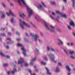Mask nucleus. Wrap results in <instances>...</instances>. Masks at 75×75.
Listing matches in <instances>:
<instances>
[{
    "mask_svg": "<svg viewBox=\"0 0 75 75\" xmlns=\"http://www.w3.org/2000/svg\"><path fill=\"white\" fill-rule=\"evenodd\" d=\"M41 65H45L47 64L46 63L44 62H41Z\"/></svg>",
    "mask_w": 75,
    "mask_h": 75,
    "instance_id": "obj_23",
    "label": "nucleus"
},
{
    "mask_svg": "<svg viewBox=\"0 0 75 75\" xmlns=\"http://www.w3.org/2000/svg\"><path fill=\"white\" fill-rule=\"evenodd\" d=\"M6 58H10V56L7 55L6 56Z\"/></svg>",
    "mask_w": 75,
    "mask_h": 75,
    "instance_id": "obj_45",
    "label": "nucleus"
},
{
    "mask_svg": "<svg viewBox=\"0 0 75 75\" xmlns=\"http://www.w3.org/2000/svg\"><path fill=\"white\" fill-rule=\"evenodd\" d=\"M16 34H19V33H18V32L17 31L16 32Z\"/></svg>",
    "mask_w": 75,
    "mask_h": 75,
    "instance_id": "obj_53",
    "label": "nucleus"
},
{
    "mask_svg": "<svg viewBox=\"0 0 75 75\" xmlns=\"http://www.w3.org/2000/svg\"><path fill=\"white\" fill-rule=\"evenodd\" d=\"M60 72V70H59V68H58V67H57L55 72Z\"/></svg>",
    "mask_w": 75,
    "mask_h": 75,
    "instance_id": "obj_19",
    "label": "nucleus"
},
{
    "mask_svg": "<svg viewBox=\"0 0 75 75\" xmlns=\"http://www.w3.org/2000/svg\"><path fill=\"white\" fill-rule=\"evenodd\" d=\"M44 59L46 61H48V59L47 58V57H45L44 58Z\"/></svg>",
    "mask_w": 75,
    "mask_h": 75,
    "instance_id": "obj_38",
    "label": "nucleus"
},
{
    "mask_svg": "<svg viewBox=\"0 0 75 75\" xmlns=\"http://www.w3.org/2000/svg\"><path fill=\"white\" fill-rule=\"evenodd\" d=\"M7 43L8 44H10L11 43V42H7Z\"/></svg>",
    "mask_w": 75,
    "mask_h": 75,
    "instance_id": "obj_48",
    "label": "nucleus"
},
{
    "mask_svg": "<svg viewBox=\"0 0 75 75\" xmlns=\"http://www.w3.org/2000/svg\"><path fill=\"white\" fill-rule=\"evenodd\" d=\"M51 4L54 5L55 4V2H54V1H51L50 2Z\"/></svg>",
    "mask_w": 75,
    "mask_h": 75,
    "instance_id": "obj_25",
    "label": "nucleus"
},
{
    "mask_svg": "<svg viewBox=\"0 0 75 75\" xmlns=\"http://www.w3.org/2000/svg\"><path fill=\"white\" fill-rule=\"evenodd\" d=\"M66 68L67 69L68 71H71V69L69 68L68 66L67 65L66 66Z\"/></svg>",
    "mask_w": 75,
    "mask_h": 75,
    "instance_id": "obj_18",
    "label": "nucleus"
},
{
    "mask_svg": "<svg viewBox=\"0 0 75 75\" xmlns=\"http://www.w3.org/2000/svg\"><path fill=\"white\" fill-rule=\"evenodd\" d=\"M24 59L21 57L20 58V61L18 62V64H22L24 63Z\"/></svg>",
    "mask_w": 75,
    "mask_h": 75,
    "instance_id": "obj_9",
    "label": "nucleus"
},
{
    "mask_svg": "<svg viewBox=\"0 0 75 75\" xmlns=\"http://www.w3.org/2000/svg\"><path fill=\"white\" fill-rule=\"evenodd\" d=\"M71 72H70L68 73V75H71Z\"/></svg>",
    "mask_w": 75,
    "mask_h": 75,
    "instance_id": "obj_59",
    "label": "nucleus"
},
{
    "mask_svg": "<svg viewBox=\"0 0 75 75\" xmlns=\"http://www.w3.org/2000/svg\"><path fill=\"white\" fill-rule=\"evenodd\" d=\"M11 23H14V18H12L11 19Z\"/></svg>",
    "mask_w": 75,
    "mask_h": 75,
    "instance_id": "obj_29",
    "label": "nucleus"
},
{
    "mask_svg": "<svg viewBox=\"0 0 75 75\" xmlns=\"http://www.w3.org/2000/svg\"><path fill=\"white\" fill-rule=\"evenodd\" d=\"M69 54H70V55H73V54H74V51H71L69 52Z\"/></svg>",
    "mask_w": 75,
    "mask_h": 75,
    "instance_id": "obj_22",
    "label": "nucleus"
},
{
    "mask_svg": "<svg viewBox=\"0 0 75 75\" xmlns=\"http://www.w3.org/2000/svg\"><path fill=\"white\" fill-rule=\"evenodd\" d=\"M2 4L3 7H4V8H6V4H5L4 3H2Z\"/></svg>",
    "mask_w": 75,
    "mask_h": 75,
    "instance_id": "obj_32",
    "label": "nucleus"
},
{
    "mask_svg": "<svg viewBox=\"0 0 75 75\" xmlns=\"http://www.w3.org/2000/svg\"><path fill=\"white\" fill-rule=\"evenodd\" d=\"M70 45H71V46H72V45H74V44H73V43H71L70 44Z\"/></svg>",
    "mask_w": 75,
    "mask_h": 75,
    "instance_id": "obj_52",
    "label": "nucleus"
},
{
    "mask_svg": "<svg viewBox=\"0 0 75 75\" xmlns=\"http://www.w3.org/2000/svg\"><path fill=\"white\" fill-rule=\"evenodd\" d=\"M38 40L39 42H41V39H39Z\"/></svg>",
    "mask_w": 75,
    "mask_h": 75,
    "instance_id": "obj_49",
    "label": "nucleus"
},
{
    "mask_svg": "<svg viewBox=\"0 0 75 75\" xmlns=\"http://www.w3.org/2000/svg\"><path fill=\"white\" fill-rule=\"evenodd\" d=\"M57 31L58 32H60V31H61V30L60 29H58Z\"/></svg>",
    "mask_w": 75,
    "mask_h": 75,
    "instance_id": "obj_57",
    "label": "nucleus"
},
{
    "mask_svg": "<svg viewBox=\"0 0 75 75\" xmlns=\"http://www.w3.org/2000/svg\"><path fill=\"white\" fill-rule=\"evenodd\" d=\"M17 47H23L24 46L21 44L20 43H18L17 45Z\"/></svg>",
    "mask_w": 75,
    "mask_h": 75,
    "instance_id": "obj_17",
    "label": "nucleus"
},
{
    "mask_svg": "<svg viewBox=\"0 0 75 75\" xmlns=\"http://www.w3.org/2000/svg\"><path fill=\"white\" fill-rule=\"evenodd\" d=\"M64 51L66 53V54H67V55H68V52H67V51H66V50L64 49Z\"/></svg>",
    "mask_w": 75,
    "mask_h": 75,
    "instance_id": "obj_41",
    "label": "nucleus"
},
{
    "mask_svg": "<svg viewBox=\"0 0 75 75\" xmlns=\"http://www.w3.org/2000/svg\"><path fill=\"white\" fill-rule=\"evenodd\" d=\"M68 28L69 30H71V27H70V26H68Z\"/></svg>",
    "mask_w": 75,
    "mask_h": 75,
    "instance_id": "obj_37",
    "label": "nucleus"
},
{
    "mask_svg": "<svg viewBox=\"0 0 75 75\" xmlns=\"http://www.w3.org/2000/svg\"><path fill=\"white\" fill-rule=\"evenodd\" d=\"M45 69H46L47 71V74L48 75H51V73L49 72V70H48V68H47V67H45Z\"/></svg>",
    "mask_w": 75,
    "mask_h": 75,
    "instance_id": "obj_13",
    "label": "nucleus"
},
{
    "mask_svg": "<svg viewBox=\"0 0 75 75\" xmlns=\"http://www.w3.org/2000/svg\"><path fill=\"white\" fill-rule=\"evenodd\" d=\"M30 24H31V25H32L33 26V27H35V28L36 27L35 25L33 24V23H32V22H30Z\"/></svg>",
    "mask_w": 75,
    "mask_h": 75,
    "instance_id": "obj_30",
    "label": "nucleus"
},
{
    "mask_svg": "<svg viewBox=\"0 0 75 75\" xmlns=\"http://www.w3.org/2000/svg\"><path fill=\"white\" fill-rule=\"evenodd\" d=\"M48 57L54 63H57V61L54 60L55 59V56L54 54L50 53L49 54Z\"/></svg>",
    "mask_w": 75,
    "mask_h": 75,
    "instance_id": "obj_3",
    "label": "nucleus"
},
{
    "mask_svg": "<svg viewBox=\"0 0 75 75\" xmlns=\"http://www.w3.org/2000/svg\"><path fill=\"white\" fill-rule=\"evenodd\" d=\"M7 14L8 16H9L10 15H11L12 16H14V17H16V15H15L13 13H12L11 12V11L10 10L9 11V13H7Z\"/></svg>",
    "mask_w": 75,
    "mask_h": 75,
    "instance_id": "obj_10",
    "label": "nucleus"
},
{
    "mask_svg": "<svg viewBox=\"0 0 75 75\" xmlns=\"http://www.w3.org/2000/svg\"><path fill=\"white\" fill-rule=\"evenodd\" d=\"M51 50H52V51H53V52H55V50H54V48H51Z\"/></svg>",
    "mask_w": 75,
    "mask_h": 75,
    "instance_id": "obj_43",
    "label": "nucleus"
},
{
    "mask_svg": "<svg viewBox=\"0 0 75 75\" xmlns=\"http://www.w3.org/2000/svg\"><path fill=\"white\" fill-rule=\"evenodd\" d=\"M6 40H8V41H11V39H10V38H7Z\"/></svg>",
    "mask_w": 75,
    "mask_h": 75,
    "instance_id": "obj_44",
    "label": "nucleus"
},
{
    "mask_svg": "<svg viewBox=\"0 0 75 75\" xmlns=\"http://www.w3.org/2000/svg\"><path fill=\"white\" fill-rule=\"evenodd\" d=\"M26 37H28V36H29L28 35V34H27V33L26 34Z\"/></svg>",
    "mask_w": 75,
    "mask_h": 75,
    "instance_id": "obj_56",
    "label": "nucleus"
},
{
    "mask_svg": "<svg viewBox=\"0 0 75 75\" xmlns=\"http://www.w3.org/2000/svg\"><path fill=\"white\" fill-rule=\"evenodd\" d=\"M65 3H67V0H63Z\"/></svg>",
    "mask_w": 75,
    "mask_h": 75,
    "instance_id": "obj_54",
    "label": "nucleus"
},
{
    "mask_svg": "<svg viewBox=\"0 0 75 75\" xmlns=\"http://www.w3.org/2000/svg\"><path fill=\"white\" fill-rule=\"evenodd\" d=\"M24 40L25 42H28V39H27V38H24Z\"/></svg>",
    "mask_w": 75,
    "mask_h": 75,
    "instance_id": "obj_28",
    "label": "nucleus"
},
{
    "mask_svg": "<svg viewBox=\"0 0 75 75\" xmlns=\"http://www.w3.org/2000/svg\"><path fill=\"white\" fill-rule=\"evenodd\" d=\"M43 21L44 25L46 27L47 30H50L51 32L52 33H54V32H55V26H54L52 25H50V27L51 28L50 29V28L48 26V23H47L45 21L43 20Z\"/></svg>",
    "mask_w": 75,
    "mask_h": 75,
    "instance_id": "obj_2",
    "label": "nucleus"
},
{
    "mask_svg": "<svg viewBox=\"0 0 75 75\" xmlns=\"http://www.w3.org/2000/svg\"><path fill=\"white\" fill-rule=\"evenodd\" d=\"M10 4L11 6H13V4L12 3H11Z\"/></svg>",
    "mask_w": 75,
    "mask_h": 75,
    "instance_id": "obj_62",
    "label": "nucleus"
},
{
    "mask_svg": "<svg viewBox=\"0 0 75 75\" xmlns=\"http://www.w3.org/2000/svg\"><path fill=\"white\" fill-rule=\"evenodd\" d=\"M34 4L35 6H37L38 9L40 10H43V9H44L43 7H42V6L40 4H38V3H36V4L35 3Z\"/></svg>",
    "mask_w": 75,
    "mask_h": 75,
    "instance_id": "obj_4",
    "label": "nucleus"
},
{
    "mask_svg": "<svg viewBox=\"0 0 75 75\" xmlns=\"http://www.w3.org/2000/svg\"><path fill=\"white\" fill-rule=\"evenodd\" d=\"M27 27H28V28H30V25H27Z\"/></svg>",
    "mask_w": 75,
    "mask_h": 75,
    "instance_id": "obj_55",
    "label": "nucleus"
},
{
    "mask_svg": "<svg viewBox=\"0 0 75 75\" xmlns=\"http://www.w3.org/2000/svg\"><path fill=\"white\" fill-rule=\"evenodd\" d=\"M1 17L2 18H5V15L3 14H2V16H1Z\"/></svg>",
    "mask_w": 75,
    "mask_h": 75,
    "instance_id": "obj_27",
    "label": "nucleus"
},
{
    "mask_svg": "<svg viewBox=\"0 0 75 75\" xmlns=\"http://www.w3.org/2000/svg\"><path fill=\"white\" fill-rule=\"evenodd\" d=\"M4 67H7V66H8V64L7 63L4 64Z\"/></svg>",
    "mask_w": 75,
    "mask_h": 75,
    "instance_id": "obj_33",
    "label": "nucleus"
},
{
    "mask_svg": "<svg viewBox=\"0 0 75 75\" xmlns=\"http://www.w3.org/2000/svg\"><path fill=\"white\" fill-rule=\"evenodd\" d=\"M56 20H57V21L58 22H59V20H58V19H57V18H56Z\"/></svg>",
    "mask_w": 75,
    "mask_h": 75,
    "instance_id": "obj_64",
    "label": "nucleus"
},
{
    "mask_svg": "<svg viewBox=\"0 0 75 75\" xmlns=\"http://www.w3.org/2000/svg\"><path fill=\"white\" fill-rule=\"evenodd\" d=\"M35 18L38 21L40 22L41 21H42V19H41V18L38 16H35Z\"/></svg>",
    "mask_w": 75,
    "mask_h": 75,
    "instance_id": "obj_11",
    "label": "nucleus"
},
{
    "mask_svg": "<svg viewBox=\"0 0 75 75\" xmlns=\"http://www.w3.org/2000/svg\"><path fill=\"white\" fill-rule=\"evenodd\" d=\"M73 1V4L72 6L73 7H74V8H75V0H72Z\"/></svg>",
    "mask_w": 75,
    "mask_h": 75,
    "instance_id": "obj_16",
    "label": "nucleus"
},
{
    "mask_svg": "<svg viewBox=\"0 0 75 75\" xmlns=\"http://www.w3.org/2000/svg\"><path fill=\"white\" fill-rule=\"evenodd\" d=\"M20 17H21L22 18H24L23 17H25V15L24 13H22V15L20 14Z\"/></svg>",
    "mask_w": 75,
    "mask_h": 75,
    "instance_id": "obj_20",
    "label": "nucleus"
},
{
    "mask_svg": "<svg viewBox=\"0 0 75 75\" xmlns=\"http://www.w3.org/2000/svg\"><path fill=\"white\" fill-rule=\"evenodd\" d=\"M8 34L9 35H11V33H8Z\"/></svg>",
    "mask_w": 75,
    "mask_h": 75,
    "instance_id": "obj_46",
    "label": "nucleus"
},
{
    "mask_svg": "<svg viewBox=\"0 0 75 75\" xmlns=\"http://www.w3.org/2000/svg\"><path fill=\"white\" fill-rule=\"evenodd\" d=\"M42 5L43 6L45 7H47V6H46V5H45V4H44V3L43 2H42Z\"/></svg>",
    "mask_w": 75,
    "mask_h": 75,
    "instance_id": "obj_26",
    "label": "nucleus"
},
{
    "mask_svg": "<svg viewBox=\"0 0 75 75\" xmlns=\"http://www.w3.org/2000/svg\"><path fill=\"white\" fill-rule=\"evenodd\" d=\"M0 41H2V38H1L0 37Z\"/></svg>",
    "mask_w": 75,
    "mask_h": 75,
    "instance_id": "obj_63",
    "label": "nucleus"
},
{
    "mask_svg": "<svg viewBox=\"0 0 75 75\" xmlns=\"http://www.w3.org/2000/svg\"><path fill=\"white\" fill-rule=\"evenodd\" d=\"M21 39L20 38H17L16 39V40H17V41H20V40H21Z\"/></svg>",
    "mask_w": 75,
    "mask_h": 75,
    "instance_id": "obj_42",
    "label": "nucleus"
},
{
    "mask_svg": "<svg viewBox=\"0 0 75 75\" xmlns=\"http://www.w3.org/2000/svg\"><path fill=\"white\" fill-rule=\"evenodd\" d=\"M30 35L31 36H32V37H34L35 41V42L37 41V39L39 38V36H38V35H34V33H30Z\"/></svg>",
    "mask_w": 75,
    "mask_h": 75,
    "instance_id": "obj_6",
    "label": "nucleus"
},
{
    "mask_svg": "<svg viewBox=\"0 0 75 75\" xmlns=\"http://www.w3.org/2000/svg\"><path fill=\"white\" fill-rule=\"evenodd\" d=\"M50 17L51 18H52V19H53V20H54V17H53V16H52V15H50Z\"/></svg>",
    "mask_w": 75,
    "mask_h": 75,
    "instance_id": "obj_35",
    "label": "nucleus"
},
{
    "mask_svg": "<svg viewBox=\"0 0 75 75\" xmlns=\"http://www.w3.org/2000/svg\"><path fill=\"white\" fill-rule=\"evenodd\" d=\"M36 59H37V57H35L33 59H32L30 62V65H33V62H34V61H35L36 60Z\"/></svg>",
    "mask_w": 75,
    "mask_h": 75,
    "instance_id": "obj_12",
    "label": "nucleus"
},
{
    "mask_svg": "<svg viewBox=\"0 0 75 75\" xmlns=\"http://www.w3.org/2000/svg\"><path fill=\"white\" fill-rule=\"evenodd\" d=\"M28 64H25V67H27V66H28Z\"/></svg>",
    "mask_w": 75,
    "mask_h": 75,
    "instance_id": "obj_47",
    "label": "nucleus"
},
{
    "mask_svg": "<svg viewBox=\"0 0 75 75\" xmlns=\"http://www.w3.org/2000/svg\"><path fill=\"white\" fill-rule=\"evenodd\" d=\"M70 58H72V59H75V57L72 56H70Z\"/></svg>",
    "mask_w": 75,
    "mask_h": 75,
    "instance_id": "obj_36",
    "label": "nucleus"
},
{
    "mask_svg": "<svg viewBox=\"0 0 75 75\" xmlns=\"http://www.w3.org/2000/svg\"><path fill=\"white\" fill-rule=\"evenodd\" d=\"M50 47H47V50L48 51H50Z\"/></svg>",
    "mask_w": 75,
    "mask_h": 75,
    "instance_id": "obj_50",
    "label": "nucleus"
},
{
    "mask_svg": "<svg viewBox=\"0 0 75 75\" xmlns=\"http://www.w3.org/2000/svg\"><path fill=\"white\" fill-rule=\"evenodd\" d=\"M58 65H59L60 66H62V64L60 62H59L58 63Z\"/></svg>",
    "mask_w": 75,
    "mask_h": 75,
    "instance_id": "obj_40",
    "label": "nucleus"
},
{
    "mask_svg": "<svg viewBox=\"0 0 75 75\" xmlns=\"http://www.w3.org/2000/svg\"><path fill=\"white\" fill-rule=\"evenodd\" d=\"M6 29V28H1V31H4Z\"/></svg>",
    "mask_w": 75,
    "mask_h": 75,
    "instance_id": "obj_31",
    "label": "nucleus"
},
{
    "mask_svg": "<svg viewBox=\"0 0 75 75\" xmlns=\"http://www.w3.org/2000/svg\"><path fill=\"white\" fill-rule=\"evenodd\" d=\"M36 72H38V69H36Z\"/></svg>",
    "mask_w": 75,
    "mask_h": 75,
    "instance_id": "obj_60",
    "label": "nucleus"
},
{
    "mask_svg": "<svg viewBox=\"0 0 75 75\" xmlns=\"http://www.w3.org/2000/svg\"><path fill=\"white\" fill-rule=\"evenodd\" d=\"M36 51H37V52H39V51L37 49H36Z\"/></svg>",
    "mask_w": 75,
    "mask_h": 75,
    "instance_id": "obj_58",
    "label": "nucleus"
},
{
    "mask_svg": "<svg viewBox=\"0 0 75 75\" xmlns=\"http://www.w3.org/2000/svg\"><path fill=\"white\" fill-rule=\"evenodd\" d=\"M70 25H71L72 26H73V27H75V24H74V23L72 21H71L70 23Z\"/></svg>",
    "mask_w": 75,
    "mask_h": 75,
    "instance_id": "obj_14",
    "label": "nucleus"
},
{
    "mask_svg": "<svg viewBox=\"0 0 75 75\" xmlns=\"http://www.w3.org/2000/svg\"><path fill=\"white\" fill-rule=\"evenodd\" d=\"M6 48H7V49H8V48H9V46H6Z\"/></svg>",
    "mask_w": 75,
    "mask_h": 75,
    "instance_id": "obj_51",
    "label": "nucleus"
},
{
    "mask_svg": "<svg viewBox=\"0 0 75 75\" xmlns=\"http://www.w3.org/2000/svg\"><path fill=\"white\" fill-rule=\"evenodd\" d=\"M56 13H57V14H59L60 15H61L62 16V17H64L65 18H67V15H65L64 14H63V13H61L59 12V11H57L56 12Z\"/></svg>",
    "mask_w": 75,
    "mask_h": 75,
    "instance_id": "obj_8",
    "label": "nucleus"
},
{
    "mask_svg": "<svg viewBox=\"0 0 75 75\" xmlns=\"http://www.w3.org/2000/svg\"><path fill=\"white\" fill-rule=\"evenodd\" d=\"M0 35L1 36H2V37H5L6 36V34L4 33H1Z\"/></svg>",
    "mask_w": 75,
    "mask_h": 75,
    "instance_id": "obj_21",
    "label": "nucleus"
},
{
    "mask_svg": "<svg viewBox=\"0 0 75 75\" xmlns=\"http://www.w3.org/2000/svg\"><path fill=\"white\" fill-rule=\"evenodd\" d=\"M52 14L53 15H55V13H54V12L52 13Z\"/></svg>",
    "mask_w": 75,
    "mask_h": 75,
    "instance_id": "obj_61",
    "label": "nucleus"
},
{
    "mask_svg": "<svg viewBox=\"0 0 75 75\" xmlns=\"http://www.w3.org/2000/svg\"><path fill=\"white\" fill-rule=\"evenodd\" d=\"M7 74L8 75H10L11 74V73H10V71H8L7 72Z\"/></svg>",
    "mask_w": 75,
    "mask_h": 75,
    "instance_id": "obj_34",
    "label": "nucleus"
},
{
    "mask_svg": "<svg viewBox=\"0 0 75 75\" xmlns=\"http://www.w3.org/2000/svg\"><path fill=\"white\" fill-rule=\"evenodd\" d=\"M15 1H18V3H19L20 4L21 6H22V4L21 3V1L23 3L24 5H25V6H26L27 7V10L29 13V15H28V18H30L31 17V16H32L33 14V10L31 8H29L25 3V0H15Z\"/></svg>",
    "mask_w": 75,
    "mask_h": 75,
    "instance_id": "obj_1",
    "label": "nucleus"
},
{
    "mask_svg": "<svg viewBox=\"0 0 75 75\" xmlns=\"http://www.w3.org/2000/svg\"><path fill=\"white\" fill-rule=\"evenodd\" d=\"M19 21L21 22L20 24L21 27L22 29H24V25H27V23H26L24 21L22 22L21 19H19Z\"/></svg>",
    "mask_w": 75,
    "mask_h": 75,
    "instance_id": "obj_5",
    "label": "nucleus"
},
{
    "mask_svg": "<svg viewBox=\"0 0 75 75\" xmlns=\"http://www.w3.org/2000/svg\"><path fill=\"white\" fill-rule=\"evenodd\" d=\"M0 54L1 56H2V57H5V55L2 52H0Z\"/></svg>",
    "mask_w": 75,
    "mask_h": 75,
    "instance_id": "obj_24",
    "label": "nucleus"
},
{
    "mask_svg": "<svg viewBox=\"0 0 75 75\" xmlns=\"http://www.w3.org/2000/svg\"><path fill=\"white\" fill-rule=\"evenodd\" d=\"M17 71V70L16 68H14L13 70V71H12V74H14L15 72Z\"/></svg>",
    "mask_w": 75,
    "mask_h": 75,
    "instance_id": "obj_15",
    "label": "nucleus"
},
{
    "mask_svg": "<svg viewBox=\"0 0 75 75\" xmlns=\"http://www.w3.org/2000/svg\"><path fill=\"white\" fill-rule=\"evenodd\" d=\"M21 50L23 51V54L25 57H26L27 56V54H26V52H27L26 49L24 48L23 47L21 49Z\"/></svg>",
    "mask_w": 75,
    "mask_h": 75,
    "instance_id": "obj_7",
    "label": "nucleus"
},
{
    "mask_svg": "<svg viewBox=\"0 0 75 75\" xmlns=\"http://www.w3.org/2000/svg\"><path fill=\"white\" fill-rule=\"evenodd\" d=\"M59 41H60V42H61V44H62V45H63V42H62L61 41V40L59 39Z\"/></svg>",
    "mask_w": 75,
    "mask_h": 75,
    "instance_id": "obj_39",
    "label": "nucleus"
}]
</instances>
